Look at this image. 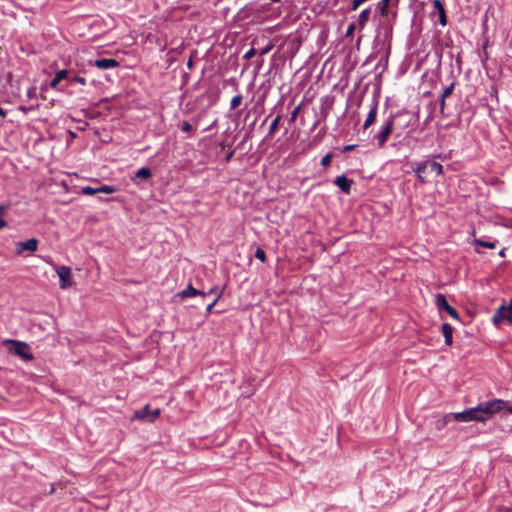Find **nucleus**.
<instances>
[{
	"mask_svg": "<svg viewBox=\"0 0 512 512\" xmlns=\"http://www.w3.org/2000/svg\"><path fill=\"white\" fill-rule=\"evenodd\" d=\"M504 409L507 410L509 414H512V405L508 401L493 399L481 402L473 408L453 413L451 415L457 422H484L491 418L495 413Z\"/></svg>",
	"mask_w": 512,
	"mask_h": 512,
	"instance_id": "f257e3e1",
	"label": "nucleus"
},
{
	"mask_svg": "<svg viewBox=\"0 0 512 512\" xmlns=\"http://www.w3.org/2000/svg\"><path fill=\"white\" fill-rule=\"evenodd\" d=\"M3 344L8 346L9 353L15 354L25 361L34 359L33 354L30 352V346L26 342L6 339L3 341Z\"/></svg>",
	"mask_w": 512,
	"mask_h": 512,
	"instance_id": "f03ea898",
	"label": "nucleus"
},
{
	"mask_svg": "<svg viewBox=\"0 0 512 512\" xmlns=\"http://www.w3.org/2000/svg\"><path fill=\"white\" fill-rule=\"evenodd\" d=\"M394 128V115L390 114L382 123L380 130L375 134L374 139L377 146L383 148Z\"/></svg>",
	"mask_w": 512,
	"mask_h": 512,
	"instance_id": "7ed1b4c3",
	"label": "nucleus"
},
{
	"mask_svg": "<svg viewBox=\"0 0 512 512\" xmlns=\"http://www.w3.org/2000/svg\"><path fill=\"white\" fill-rule=\"evenodd\" d=\"M435 304H436L437 308L439 309V311H446L453 319L460 320L459 313L457 312V310L454 307L449 305L446 297L443 294H441V293L436 294Z\"/></svg>",
	"mask_w": 512,
	"mask_h": 512,
	"instance_id": "20e7f679",
	"label": "nucleus"
},
{
	"mask_svg": "<svg viewBox=\"0 0 512 512\" xmlns=\"http://www.w3.org/2000/svg\"><path fill=\"white\" fill-rule=\"evenodd\" d=\"M160 410L154 409L151 410L150 405H145L141 410L135 412V417L138 419H143L148 422H153L159 416Z\"/></svg>",
	"mask_w": 512,
	"mask_h": 512,
	"instance_id": "39448f33",
	"label": "nucleus"
},
{
	"mask_svg": "<svg viewBox=\"0 0 512 512\" xmlns=\"http://www.w3.org/2000/svg\"><path fill=\"white\" fill-rule=\"evenodd\" d=\"M56 272L60 280V287L62 289H66L72 285L70 267L59 266L56 268Z\"/></svg>",
	"mask_w": 512,
	"mask_h": 512,
	"instance_id": "423d86ee",
	"label": "nucleus"
},
{
	"mask_svg": "<svg viewBox=\"0 0 512 512\" xmlns=\"http://www.w3.org/2000/svg\"><path fill=\"white\" fill-rule=\"evenodd\" d=\"M492 320L497 326L505 320L512 322V314L509 312V309L506 308V305L503 304L495 311Z\"/></svg>",
	"mask_w": 512,
	"mask_h": 512,
	"instance_id": "0eeeda50",
	"label": "nucleus"
},
{
	"mask_svg": "<svg viewBox=\"0 0 512 512\" xmlns=\"http://www.w3.org/2000/svg\"><path fill=\"white\" fill-rule=\"evenodd\" d=\"M378 103V99L374 97L371 101L370 110L363 124L364 130L368 129L375 122L378 112Z\"/></svg>",
	"mask_w": 512,
	"mask_h": 512,
	"instance_id": "6e6552de",
	"label": "nucleus"
},
{
	"mask_svg": "<svg viewBox=\"0 0 512 512\" xmlns=\"http://www.w3.org/2000/svg\"><path fill=\"white\" fill-rule=\"evenodd\" d=\"M433 16H438V21L442 26L447 24V16L444 5L441 0H433Z\"/></svg>",
	"mask_w": 512,
	"mask_h": 512,
	"instance_id": "1a4fd4ad",
	"label": "nucleus"
},
{
	"mask_svg": "<svg viewBox=\"0 0 512 512\" xmlns=\"http://www.w3.org/2000/svg\"><path fill=\"white\" fill-rule=\"evenodd\" d=\"M334 184L338 186L342 192H344L345 194H349L351 191L353 180L349 179L344 174H342L335 178Z\"/></svg>",
	"mask_w": 512,
	"mask_h": 512,
	"instance_id": "9d476101",
	"label": "nucleus"
},
{
	"mask_svg": "<svg viewBox=\"0 0 512 512\" xmlns=\"http://www.w3.org/2000/svg\"><path fill=\"white\" fill-rule=\"evenodd\" d=\"M93 65L99 69L107 70L119 66V62L113 58H101L94 61Z\"/></svg>",
	"mask_w": 512,
	"mask_h": 512,
	"instance_id": "9b49d317",
	"label": "nucleus"
},
{
	"mask_svg": "<svg viewBox=\"0 0 512 512\" xmlns=\"http://www.w3.org/2000/svg\"><path fill=\"white\" fill-rule=\"evenodd\" d=\"M38 246V240L35 238L28 239L27 241L17 243V252L22 253L23 251H36Z\"/></svg>",
	"mask_w": 512,
	"mask_h": 512,
	"instance_id": "f8f14e48",
	"label": "nucleus"
},
{
	"mask_svg": "<svg viewBox=\"0 0 512 512\" xmlns=\"http://www.w3.org/2000/svg\"><path fill=\"white\" fill-rule=\"evenodd\" d=\"M151 176H152V172H151L150 168L142 167L135 172V175L133 177H131V180L133 181L134 184L140 185V182L137 181V179L147 180Z\"/></svg>",
	"mask_w": 512,
	"mask_h": 512,
	"instance_id": "ddd939ff",
	"label": "nucleus"
},
{
	"mask_svg": "<svg viewBox=\"0 0 512 512\" xmlns=\"http://www.w3.org/2000/svg\"><path fill=\"white\" fill-rule=\"evenodd\" d=\"M453 331L454 328L449 323L442 324L441 332L444 336V341L447 346H451L453 343Z\"/></svg>",
	"mask_w": 512,
	"mask_h": 512,
	"instance_id": "4468645a",
	"label": "nucleus"
},
{
	"mask_svg": "<svg viewBox=\"0 0 512 512\" xmlns=\"http://www.w3.org/2000/svg\"><path fill=\"white\" fill-rule=\"evenodd\" d=\"M197 295H202L203 297L206 296L205 292H202L198 289H195L192 285H188L184 290H182L178 296L181 297V298H189V297H194V296H197Z\"/></svg>",
	"mask_w": 512,
	"mask_h": 512,
	"instance_id": "2eb2a0df",
	"label": "nucleus"
},
{
	"mask_svg": "<svg viewBox=\"0 0 512 512\" xmlns=\"http://www.w3.org/2000/svg\"><path fill=\"white\" fill-rule=\"evenodd\" d=\"M371 15V7H368L361 11V13L358 16V26L362 30L368 23Z\"/></svg>",
	"mask_w": 512,
	"mask_h": 512,
	"instance_id": "dca6fc26",
	"label": "nucleus"
},
{
	"mask_svg": "<svg viewBox=\"0 0 512 512\" xmlns=\"http://www.w3.org/2000/svg\"><path fill=\"white\" fill-rule=\"evenodd\" d=\"M281 119H282V115H277L273 119V121L270 124L268 133L265 136V140L271 139L273 137L274 133L276 132V130H277L278 126H279V123H280Z\"/></svg>",
	"mask_w": 512,
	"mask_h": 512,
	"instance_id": "f3484780",
	"label": "nucleus"
},
{
	"mask_svg": "<svg viewBox=\"0 0 512 512\" xmlns=\"http://www.w3.org/2000/svg\"><path fill=\"white\" fill-rule=\"evenodd\" d=\"M390 0H380L376 5V10L379 11L381 17H388V9H389Z\"/></svg>",
	"mask_w": 512,
	"mask_h": 512,
	"instance_id": "a211bd4d",
	"label": "nucleus"
},
{
	"mask_svg": "<svg viewBox=\"0 0 512 512\" xmlns=\"http://www.w3.org/2000/svg\"><path fill=\"white\" fill-rule=\"evenodd\" d=\"M9 208V203L0 204V230L7 226V222L3 219V217L5 216Z\"/></svg>",
	"mask_w": 512,
	"mask_h": 512,
	"instance_id": "6ab92c4d",
	"label": "nucleus"
},
{
	"mask_svg": "<svg viewBox=\"0 0 512 512\" xmlns=\"http://www.w3.org/2000/svg\"><path fill=\"white\" fill-rule=\"evenodd\" d=\"M475 245H479L485 248L494 249L498 241H485L482 239H475L473 242Z\"/></svg>",
	"mask_w": 512,
	"mask_h": 512,
	"instance_id": "aec40b11",
	"label": "nucleus"
},
{
	"mask_svg": "<svg viewBox=\"0 0 512 512\" xmlns=\"http://www.w3.org/2000/svg\"><path fill=\"white\" fill-rule=\"evenodd\" d=\"M98 193L112 194L117 191L113 185H100L97 187Z\"/></svg>",
	"mask_w": 512,
	"mask_h": 512,
	"instance_id": "412c9836",
	"label": "nucleus"
},
{
	"mask_svg": "<svg viewBox=\"0 0 512 512\" xmlns=\"http://www.w3.org/2000/svg\"><path fill=\"white\" fill-rule=\"evenodd\" d=\"M429 166L431 168V171L435 172L437 175L443 174V166L440 163L432 161L429 162Z\"/></svg>",
	"mask_w": 512,
	"mask_h": 512,
	"instance_id": "4be33fe9",
	"label": "nucleus"
},
{
	"mask_svg": "<svg viewBox=\"0 0 512 512\" xmlns=\"http://www.w3.org/2000/svg\"><path fill=\"white\" fill-rule=\"evenodd\" d=\"M242 95L241 94H238V95H235L232 99H231V102H230V109L231 110H234L236 109L242 102Z\"/></svg>",
	"mask_w": 512,
	"mask_h": 512,
	"instance_id": "5701e85b",
	"label": "nucleus"
},
{
	"mask_svg": "<svg viewBox=\"0 0 512 512\" xmlns=\"http://www.w3.org/2000/svg\"><path fill=\"white\" fill-rule=\"evenodd\" d=\"M429 166V161H423V162H420L415 168H414V172L416 174H422L425 169Z\"/></svg>",
	"mask_w": 512,
	"mask_h": 512,
	"instance_id": "b1692460",
	"label": "nucleus"
},
{
	"mask_svg": "<svg viewBox=\"0 0 512 512\" xmlns=\"http://www.w3.org/2000/svg\"><path fill=\"white\" fill-rule=\"evenodd\" d=\"M81 193L84 195H94L98 193L97 187L85 186L82 187Z\"/></svg>",
	"mask_w": 512,
	"mask_h": 512,
	"instance_id": "393cba45",
	"label": "nucleus"
},
{
	"mask_svg": "<svg viewBox=\"0 0 512 512\" xmlns=\"http://www.w3.org/2000/svg\"><path fill=\"white\" fill-rule=\"evenodd\" d=\"M55 77H56V80H59L60 82L64 79H68L69 80V72L65 69L63 70H59L56 74H55Z\"/></svg>",
	"mask_w": 512,
	"mask_h": 512,
	"instance_id": "a878e982",
	"label": "nucleus"
},
{
	"mask_svg": "<svg viewBox=\"0 0 512 512\" xmlns=\"http://www.w3.org/2000/svg\"><path fill=\"white\" fill-rule=\"evenodd\" d=\"M255 257L257 259H259L262 263H264L266 261V254H265V251L258 247L255 251Z\"/></svg>",
	"mask_w": 512,
	"mask_h": 512,
	"instance_id": "bb28decb",
	"label": "nucleus"
},
{
	"mask_svg": "<svg viewBox=\"0 0 512 512\" xmlns=\"http://www.w3.org/2000/svg\"><path fill=\"white\" fill-rule=\"evenodd\" d=\"M69 82L72 83H79V84H86V79L82 76L75 75L69 78Z\"/></svg>",
	"mask_w": 512,
	"mask_h": 512,
	"instance_id": "cd10ccee",
	"label": "nucleus"
},
{
	"mask_svg": "<svg viewBox=\"0 0 512 512\" xmlns=\"http://www.w3.org/2000/svg\"><path fill=\"white\" fill-rule=\"evenodd\" d=\"M454 86H455V84H454V83H451L449 86H447V87L443 90V92H442V94H441L442 98H447V97H449V96L453 93Z\"/></svg>",
	"mask_w": 512,
	"mask_h": 512,
	"instance_id": "c85d7f7f",
	"label": "nucleus"
},
{
	"mask_svg": "<svg viewBox=\"0 0 512 512\" xmlns=\"http://www.w3.org/2000/svg\"><path fill=\"white\" fill-rule=\"evenodd\" d=\"M222 296V291H220V293H218V295L216 296V298L207 305V308H206V312L209 314L212 312V309L213 307L216 305V303L218 302V300L221 298Z\"/></svg>",
	"mask_w": 512,
	"mask_h": 512,
	"instance_id": "c756f323",
	"label": "nucleus"
},
{
	"mask_svg": "<svg viewBox=\"0 0 512 512\" xmlns=\"http://www.w3.org/2000/svg\"><path fill=\"white\" fill-rule=\"evenodd\" d=\"M300 109H301L300 105H298L297 107H295L293 109V111L291 112L290 118H289V123H293L297 119Z\"/></svg>",
	"mask_w": 512,
	"mask_h": 512,
	"instance_id": "7c9ffc66",
	"label": "nucleus"
},
{
	"mask_svg": "<svg viewBox=\"0 0 512 512\" xmlns=\"http://www.w3.org/2000/svg\"><path fill=\"white\" fill-rule=\"evenodd\" d=\"M26 96L28 99L35 98L37 96V89L35 86H31L27 89Z\"/></svg>",
	"mask_w": 512,
	"mask_h": 512,
	"instance_id": "2f4dec72",
	"label": "nucleus"
},
{
	"mask_svg": "<svg viewBox=\"0 0 512 512\" xmlns=\"http://www.w3.org/2000/svg\"><path fill=\"white\" fill-rule=\"evenodd\" d=\"M332 159V154L328 153L321 159V165L327 167L330 165Z\"/></svg>",
	"mask_w": 512,
	"mask_h": 512,
	"instance_id": "473e14b6",
	"label": "nucleus"
},
{
	"mask_svg": "<svg viewBox=\"0 0 512 512\" xmlns=\"http://www.w3.org/2000/svg\"><path fill=\"white\" fill-rule=\"evenodd\" d=\"M181 130L183 132L189 133L192 131V125L188 121H183L181 125Z\"/></svg>",
	"mask_w": 512,
	"mask_h": 512,
	"instance_id": "72a5a7b5",
	"label": "nucleus"
},
{
	"mask_svg": "<svg viewBox=\"0 0 512 512\" xmlns=\"http://www.w3.org/2000/svg\"><path fill=\"white\" fill-rule=\"evenodd\" d=\"M37 106H33V105H30V106H20L18 109L20 111H22L24 114H28L29 112L33 111Z\"/></svg>",
	"mask_w": 512,
	"mask_h": 512,
	"instance_id": "f704fd0d",
	"label": "nucleus"
},
{
	"mask_svg": "<svg viewBox=\"0 0 512 512\" xmlns=\"http://www.w3.org/2000/svg\"><path fill=\"white\" fill-rule=\"evenodd\" d=\"M355 29H356V24L355 23L349 24L348 27H347L345 36L346 37L351 36L354 33Z\"/></svg>",
	"mask_w": 512,
	"mask_h": 512,
	"instance_id": "c9c22d12",
	"label": "nucleus"
},
{
	"mask_svg": "<svg viewBox=\"0 0 512 512\" xmlns=\"http://www.w3.org/2000/svg\"><path fill=\"white\" fill-rule=\"evenodd\" d=\"M256 54V50L255 48H250L245 54H244V59H251L254 55Z\"/></svg>",
	"mask_w": 512,
	"mask_h": 512,
	"instance_id": "e433bc0d",
	"label": "nucleus"
},
{
	"mask_svg": "<svg viewBox=\"0 0 512 512\" xmlns=\"http://www.w3.org/2000/svg\"><path fill=\"white\" fill-rule=\"evenodd\" d=\"M355 147H356L355 144L346 145L343 147L342 152L346 153V152L352 151Z\"/></svg>",
	"mask_w": 512,
	"mask_h": 512,
	"instance_id": "4c0bfd02",
	"label": "nucleus"
},
{
	"mask_svg": "<svg viewBox=\"0 0 512 512\" xmlns=\"http://www.w3.org/2000/svg\"><path fill=\"white\" fill-rule=\"evenodd\" d=\"M271 48H272V46H271V45H268V46H266V47L262 48V49L260 50V52H259V53H260V55H261V56L266 55V54L271 50Z\"/></svg>",
	"mask_w": 512,
	"mask_h": 512,
	"instance_id": "58836bf2",
	"label": "nucleus"
},
{
	"mask_svg": "<svg viewBox=\"0 0 512 512\" xmlns=\"http://www.w3.org/2000/svg\"><path fill=\"white\" fill-rule=\"evenodd\" d=\"M445 100H446V98H442V96L440 97V111H441V113H443L444 109H445Z\"/></svg>",
	"mask_w": 512,
	"mask_h": 512,
	"instance_id": "ea45409f",
	"label": "nucleus"
},
{
	"mask_svg": "<svg viewBox=\"0 0 512 512\" xmlns=\"http://www.w3.org/2000/svg\"><path fill=\"white\" fill-rule=\"evenodd\" d=\"M59 83H60V81L56 80V77L54 76V78L51 80L50 86L52 88H55Z\"/></svg>",
	"mask_w": 512,
	"mask_h": 512,
	"instance_id": "a19ab883",
	"label": "nucleus"
},
{
	"mask_svg": "<svg viewBox=\"0 0 512 512\" xmlns=\"http://www.w3.org/2000/svg\"><path fill=\"white\" fill-rule=\"evenodd\" d=\"M214 293H217V294H218V293H220V292L218 291V288H217V287H213V288H211V289H210L207 293H205V294H206V295H211V294H214Z\"/></svg>",
	"mask_w": 512,
	"mask_h": 512,
	"instance_id": "79ce46f5",
	"label": "nucleus"
},
{
	"mask_svg": "<svg viewBox=\"0 0 512 512\" xmlns=\"http://www.w3.org/2000/svg\"><path fill=\"white\" fill-rule=\"evenodd\" d=\"M417 180L419 183L424 184L426 182L425 178L422 176V174H416Z\"/></svg>",
	"mask_w": 512,
	"mask_h": 512,
	"instance_id": "37998d69",
	"label": "nucleus"
},
{
	"mask_svg": "<svg viewBox=\"0 0 512 512\" xmlns=\"http://www.w3.org/2000/svg\"><path fill=\"white\" fill-rule=\"evenodd\" d=\"M193 65H194V62H193V59L192 57L189 58L188 62H187V67L189 69H192L193 68Z\"/></svg>",
	"mask_w": 512,
	"mask_h": 512,
	"instance_id": "c03bdc74",
	"label": "nucleus"
},
{
	"mask_svg": "<svg viewBox=\"0 0 512 512\" xmlns=\"http://www.w3.org/2000/svg\"><path fill=\"white\" fill-rule=\"evenodd\" d=\"M233 154H234V151H231L226 155V157H225L226 162H229L231 160V158L233 157Z\"/></svg>",
	"mask_w": 512,
	"mask_h": 512,
	"instance_id": "a18cd8bd",
	"label": "nucleus"
},
{
	"mask_svg": "<svg viewBox=\"0 0 512 512\" xmlns=\"http://www.w3.org/2000/svg\"><path fill=\"white\" fill-rule=\"evenodd\" d=\"M506 308L509 309V312L512 314V298L509 300V304L506 305Z\"/></svg>",
	"mask_w": 512,
	"mask_h": 512,
	"instance_id": "49530a36",
	"label": "nucleus"
},
{
	"mask_svg": "<svg viewBox=\"0 0 512 512\" xmlns=\"http://www.w3.org/2000/svg\"><path fill=\"white\" fill-rule=\"evenodd\" d=\"M505 251H506V248H503L499 251V256L500 257H504L505 256Z\"/></svg>",
	"mask_w": 512,
	"mask_h": 512,
	"instance_id": "de8ad7c7",
	"label": "nucleus"
},
{
	"mask_svg": "<svg viewBox=\"0 0 512 512\" xmlns=\"http://www.w3.org/2000/svg\"><path fill=\"white\" fill-rule=\"evenodd\" d=\"M319 123H320V119H317L312 126V130L315 129L319 125Z\"/></svg>",
	"mask_w": 512,
	"mask_h": 512,
	"instance_id": "09e8293b",
	"label": "nucleus"
},
{
	"mask_svg": "<svg viewBox=\"0 0 512 512\" xmlns=\"http://www.w3.org/2000/svg\"><path fill=\"white\" fill-rule=\"evenodd\" d=\"M0 116H6V112L0 107Z\"/></svg>",
	"mask_w": 512,
	"mask_h": 512,
	"instance_id": "8fccbe9b",
	"label": "nucleus"
},
{
	"mask_svg": "<svg viewBox=\"0 0 512 512\" xmlns=\"http://www.w3.org/2000/svg\"><path fill=\"white\" fill-rule=\"evenodd\" d=\"M387 61H388V56L386 55V56H385V64H384V67H385V66H386V64H387Z\"/></svg>",
	"mask_w": 512,
	"mask_h": 512,
	"instance_id": "3c124183",
	"label": "nucleus"
},
{
	"mask_svg": "<svg viewBox=\"0 0 512 512\" xmlns=\"http://www.w3.org/2000/svg\"><path fill=\"white\" fill-rule=\"evenodd\" d=\"M391 34L392 33V30L390 29L389 31H386V34Z\"/></svg>",
	"mask_w": 512,
	"mask_h": 512,
	"instance_id": "603ef678",
	"label": "nucleus"
},
{
	"mask_svg": "<svg viewBox=\"0 0 512 512\" xmlns=\"http://www.w3.org/2000/svg\"><path fill=\"white\" fill-rule=\"evenodd\" d=\"M391 34L392 33V30L390 29L389 31H386V34Z\"/></svg>",
	"mask_w": 512,
	"mask_h": 512,
	"instance_id": "864d4df0",
	"label": "nucleus"
}]
</instances>
